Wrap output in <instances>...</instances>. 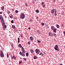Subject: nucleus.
<instances>
[{"mask_svg":"<svg viewBox=\"0 0 65 65\" xmlns=\"http://www.w3.org/2000/svg\"><path fill=\"white\" fill-rule=\"evenodd\" d=\"M25 14L23 13H22L20 15V18L22 19H23L25 18Z\"/></svg>","mask_w":65,"mask_h":65,"instance_id":"1","label":"nucleus"},{"mask_svg":"<svg viewBox=\"0 0 65 65\" xmlns=\"http://www.w3.org/2000/svg\"><path fill=\"white\" fill-rule=\"evenodd\" d=\"M0 55L1 57H4L3 53V51H0Z\"/></svg>","mask_w":65,"mask_h":65,"instance_id":"2","label":"nucleus"},{"mask_svg":"<svg viewBox=\"0 0 65 65\" xmlns=\"http://www.w3.org/2000/svg\"><path fill=\"white\" fill-rule=\"evenodd\" d=\"M54 48L56 51H59V50H58V46L57 45H55V47H54Z\"/></svg>","mask_w":65,"mask_h":65,"instance_id":"3","label":"nucleus"},{"mask_svg":"<svg viewBox=\"0 0 65 65\" xmlns=\"http://www.w3.org/2000/svg\"><path fill=\"white\" fill-rule=\"evenodd\" d=\"M19 54L21 56H23V57H25V54L23 53V52H20Z\"/></svg>","mask_w":65,"mask_h":65,"instance_id":"4","label":"nucleus"},{"mask_svg":"<svg viewBox=\"0 0 65 65\" xmlns=\"http://www.w3.org/2000/svg\"><path fill=\"white\" fill-rule=\"evenodd\" d=\"M35 52L37 54H38L40 53V50L39 49H37L35 50Z\"/></svg>","mask_w":65,"mask_h":65,"instance_id":"5","label":"nucleus"},{"mask_svg":"<svg viewBox=\"0 0 65 65\" xmlns=\"http://www.w3.org/2000/svg\"><path fill=\"white\" fill-rule=\"evenodd\" d=\"M22 50L23 53L25 54L26 53V51H25L24 48L23 47H22Z\"/></svg>","mask_w":65,"mask_h":65,"instance_id":"6","label":"nucleus"},{"mask_svg":"<svg viewBox=\"0 0 65 65\" xmlns=\"http://www.w3.org/2000/svg\"><path fill=\"white\" fill-rule=\"evenodd\" d=\"M54 35V34H52L51 32H50L49 33V36H52Z\"/></svg>","mask_w":65,"mask_h":65,"instance_id":"7","label":"nucleus"},{"mask_svg":"<svg viewBox=\"0 0 65 65\" xmlns=\"http://www.w3.org/2000/svg\"><path fill=\"white\" fill-rule=\"evenodd\" d=\"M30 39L31 41H33V40H34L33 37H32L30 36Z\"/></svg>","mask_w":65,"mask_h":65,"instance_id":"8","label":"nucleus"},{"mask_svg":"<svg viewBox=\"0 0 65 65\" xmlns=\"http://www.w3.org/2000/svg\"><path fill=\"white\" fill-rule=\"evenodd\" d=\"M2 25H5V22H4V20H2Z\"/></svg>","mask_w":65,"mask_h":65,"instance_id":"9","label":"nucleus"},{"mask_svg":"<svg viewBox=\"0 0 65 65\" xmlns=\"http://www.w3.org/2000/svg\"><path fill=\"white\" fill-rule=\"evenodd\" d=\"M0 19L2 20H4V19L2 15L0 16Z\"/></svg>","mask_w":65,"mask_h":65,"instance_id":"10","label":"nucleus"},{"mask_svg":"<svg viewBox=\"0 0 65 65\" xmlns=\"http://www.w3.org/2000/svg\"><path fill=\"white\" fill-rule=\"evenodd\" d=\"M11 58L12 59H16V57H15L14 55H13V56H12Z\"/></svg>","mask_w":65,"mask_h":65,"instance_id":"11","label":"nucleus"},{"mask_svg":"<svg viewBox=\"0 0 65 65\" xmlns=\"http://www.w3.org/2000/svg\"><path fill=\"white\" fill-rule=\"evenodd\" d=\"M56 25L57 28H60V26L58 24H56Z\"/></svg>","mask_w":65,"mask_h":65,"instance_id":"12","label":"nucleus"},{"mask_svg":"<svg viewBox=\"0 0 65 65\" xmlns=\"http://www.w3.org/2000/svg\"><path fill=\"white\" fill-rule=\"evenodd\" d=\"M6 27H7V26H6V25H4L3 26V28H6Z\"/></svg>","mask_w":65,"mask_h":65,"instance_id":"13","label":"nucleus"},{"mask_svg":"<svg viewBox=\"0 0 65 65\" xmlns=\"http://www.w3.org/2000/svg\"><path fill=\"white\" fill-rule=\"evenodd\" d=\"M19 46L20 47H21V48H22V45L21 44H19Z\"/></svg>","mask_w":65,"mask_h":65,"instance_id":"14","label":"nucleus"},{"mask_svg":"<svg viewBox=\"0 0 65 65\" xmlns=\"http://www.w3.org/2000/svg\"><path fill=\"white\" fill-rule=\"evenodd\" d=\"M56 29L55 28L53 30V31H54V32H55V33H56Z\"/></svg>","mask_w":65,"mask_h":65,"instance_id":"15","label":"nucleus"},{"mask_svg":"<svg viewBox=\"0 0 65 65\" xmlns=\"http://www.w3.org/2000/svg\"><path fill=\"white\" fill-rule=\"evenodd\" d=\"M26 57H28V56H29V53H28L27 52L26 53Z\"/></svg>","mask_w":65,"mask_h":65,"instance_id":"16","label":"nucleus"},{"mask_svg":"<svg viewBox=\"0 0 65 65\" xmlns=\"http://www.w3.org/2000/svg\"><path fill=\"white\" fill-rule=\"evenodd\" d=\"M51 29L52 30H53V29H54V27L53 26H51Z\"/></svg>","mask_w":65,"mask_h":65,"instance_id":"17","label":"nucleus"},{"mask_svg":"<svg viewBox=\"0 0 65 65\" xmlns=\"http://www.w3.org/2000/svg\"><path fill=\"white\" fill-rule=\"evenodd\" d=\"M18 43H19L20 42V38H18Z\"/></svg>","mask_w":65,"mask_h":65,"instance_id":"18","label":"nucleus"},{"mask_svg":"<svg viewBox=\"0 0 65 65\" xmlns=\"http://www.w3.org/2000/svg\"><path fill=\"white\" fill-rule=\"evenodd\" d=\"M36 12H37V13H39V11L38 10H36Z\"/></svg>","mask_w":65,"mask_h":65,"instance_id":"19","label":"nucleus"},{"mask_svg":"<svg viewBox=\"0 0 65 65\" xmlns=\"http://www.w3.org/2000/svg\"><path fill=\"white\" fill-rule=\"evenodd\" d=\"M12 28H13V29H14V28H15V26H14V25H12Z\"/></svg>","mask_w":65,"mask_h":65,"instance_id":"20","label":"nucleus"},{"mask_svg":"<svg viewBox=\"0 0 65 65\" xmlns=\"http://www.w3.org/2000/svg\"><path fill=\"white\" fill-rule=\"evenodd\" d=\"M1 9L2 10H3L4 9V6H2V7Z\"/></svg>","mask_w":65,"mask_h":65,"instance_id":"21","label":"nucleus"},{"mask_svg":"<svg viewBox=\"0 0 65 65\" xmlns=\"http://www.w3.org/2000/svg\"><path fill=\"white\" fill-rule=\"evenodd\" d=\"M51 13H54V10H51Z\"/></svg>","mask_w":65,"mask_h":65,"instance_id":"22","label":"nucleus"},{"mask_svg":"<svg viewBox=\"0 0 65 65\" xmlns=\"http://www.w3.org/2000/svg\"><path fill=\"white\" fill-rule=\"evenodd\" d=\"M39 55H41V56H42L43 55V53L41 52H40V54Z\"/></svg>","mask_w":65,"mask_h":65,"instance_id":"23","label":"nucleus"},{"mask_svg":"<svg viewBox=\"0 0 65 65\" xmlns=\"http://www.w3.org/2000/svg\"><path fill=\"white\" fill-rule=\"evenodd\" d=\"M34 59H37V57L35 56L34 57Z\"/></svg>","mask_w":65,"mask_h":65,"instance_id":"24","label":"nucleus"},{"mask_svg":"<svg viewBox=\"0 0 65 65\" xmlns=\"http://www.w3.org/2000/svg\"><path fill=\"white\" fill-rule=\"evenodd\" d=\"M42 26H44V23H41Z\"/></svg>","mask_w":65,"mask_h":65,"instance_id":"25","label":"nucleus"},{"mask_svg":"<svg viewBox=\"0 0 65 65\" xmlns=\"http://www.w3.org/2000/svg\"><path fill=\"white\" fill-rule=\"evenodd\" d=\"M15 12H16V13H18L19 12V11H18L17 10H16L15 11Z\"/></svg>","mask_w":65,"mask_h":65,"instance_id":"26","label":"nucleus"},{"mask_svg":"<svg viewBox=\"0 0 65 65\" xmlns=\"http://www.w3.org/2000/svg\"><path fill=\"white\" fill-rule=\"evenodd\" d=\"M54 11H55V13H57V10H56L55 9H54Z\"/></svg>","mask_w":65,"mask_h":65,"instance_id":"27","label":"nucleus"},{"mask_svg":"<svg viewBox=\"0 0 65 65\" xmlns=\"http://www.w3.org/2000/svg\"><path fill=\"white\" fill-rule=\"evenodd\" d=\"M37 33L38 34H40V33L39 32V31H37Z\"/></svg>","mask_w":65,"mask_h":65,"instance_id":"28","label":"nucleus"},{"mask_svg":"<svg viewBox=\"0 0 65 65\" xmlns=\"http://www.w3.org/2000/svg\"><path fill=\"white\" fill-rule=\"evenodd\" d=\"M30 52H31V53H33V51L32 50H31Z\"/></svg>","mask_w":65,"mask_h":65,"instance_id":"29","label":"nucleus"},{"mask_svg":"<svg viewBox=\"0 0 65 65\" xmlns=\"http://www.w3.org/2000/svg\"><path fill=\"white\" fill-rule=\"evenodd\" d=\"M7 58H8V57H9V55H8V53H7Z\"/></svg>","mask_w":65,"mask_h":65,"instance_id":"30","label":"nucleus"},{"mask_svg":"<svg viewBox=\"0 0 65 65\" xmlns=\"http://www.w3.org/2000/svg\"><path fill=\"white\" fill-rule=\"evenodd\" d=\"M19 63L21 64H22V61H20L19 62Z\"/></svg>","mask_w":65,"mask_h":65,"instance_id":"31","label":"nucleus"},{"mask_svg":"<svg viewBox=\"0 0 65 65\" xmlns=\"http://www.w3.org/2000/svg\"><path fill=\"white\" fill-rule=\"evenodd\" d=\"M10 18H13V16L11 15L10 17Z\"/></svg>","mask_w":65,"mask_h":65,"instance_id":"32","label":"nucleus"},{"mask_svg":"<svg viewBox=\"0 0 65 65\" xmlns=\"http://www.w3.org/2000/svg\"><path fill=\"white\" fill-rule=\"evenodd\" d=\"M55 13L54 14V15L55 16H56L57 15V13Z\"/></svg>","mask_w":65,"mask_h":65,"instance_id":"33","label":"nucleus"},{"mask_svg":"<svg viewBox=\"0 0 65 65\" xmlns=\"http://www.w3.org/2000/svg\"><path fill=\"white\" fill-rule=\"evenodd\" d=\"M11 23H13V20H12L11 21Z\"/></svg>","mask_w":65,"mask_h":65,"instance_id":"34","label":"nucleus"},{"mask_svg":"<svg viewBox=\"0 0 65 65\" xmlns=\"http://www.w3.org/2000/svg\"><path fill=\"white\" fill-rule=\"evenodd\" d=\"M54 35L55 36V37H56V34H54Z\"/></svg>","mask_w":65,"mask_h":65,"instance_id":"35","label":"nucleus"},{"mask_svg":"<svg viewBox=\"0 0 65 65\" xmlns=\"http://www.w3.org/2000/svg\"><path fill=\"white\" fill-rule=\"evenodd\" d=\"M21 37H23V34H21Z\"/></svg>","mask_w":65,"mask_h":65,"instance_id":"36","label":"nucleus"},{"mask_svg":"<svg viewBox=\"0 0 65 65\" xmlns=\"http://www.w3.org/2000/svg\"><path fill=\"white\" fill-rule=\"evenodd\" d=\"M38 42H39V43H40L41 42V41H38Z\"/></svg>","mask_w":65,"mask_h":65,"instance_id":"37","label":"nucleus"},{"mask_svg":"<svg viewBox=\"0 0 65 65\" xmlns=\"http://www.w3.org/2000/svg\"><path fill=\"white\" fill-rule=\"evenodd\" d=\"M63 33L64 34V36H65V31H64L63 32Z\"/></svg>","mask_w":65,"mask_h":65,"instance_id":"38","label":"nucleus"},{"mask_svg":"<svg viewBox=\"0 0 65 65\" xmlns=\"http://www.w3.org/2000/svg\"><path fill=\"white\" fill-rule=\"evenodd\" d=\"M25 5H26V6H28V5L26 3H25Z\"/></svg>","mask_w":65,"mask_h":65,"instance_id":"39","label":"nucleus"},{"mask_svg":"<svg viewBox=\"0 0 65 65\" xmlns=\"http://www.w3.org/2000/svg\"><path fill=\"white\" fill-rule=\"evenodd\" d=\"M9 12H10L9 11H8L7 12V13H8V14H9Z\"/></svg>","mask_w":65,"mask_h":65,"instance_id":"40","label":"nucleus"},{"mask_svg":"<svg viewBox=\"0 0 65 65\" xmlns=\"http://www.w3.org/2000/svg\"><path fill=\"white\" fill-rule=\"evenodd\" d=\"M43 7H45V5L44 4V5H43Z\"/></svg>","mask_w":65,"mask_h":65,"instance_id":"41","label":"nucleus"},{"mask_svg":"<svg viewBox=\"0 0 65 65\" xmlns=\"http://www.w3.org/2000/svg\"><path fill=\"white\" fill-rule=\"evenodd\" d=\"M44 4V3L43 2H42V5H43V4Z\"/></svg>","mask_w":65,"mask_h":65,"instance_id":"42","label":"nucleus"},{"mask_svg":"<svg viewBox=\"0 0 65 65\" xmlns=\"http://www.w3.org/2000/svg\"><path fill=\"white\" fill-rule=\"evenodd\" d=\"M28 44H30V42H28Z\"/></svg>","mask_w":65,"mask_h":65,"instance_id":"43","label":"nucleus"},{"mask_svg":"<svg viewBox=\"0 0 65 65\" xmlns=\"http://www.w3.org/2000/svg\"><path fill=\"white\" fill-rule=\"evenodd\" d=\"M23 60H27V59L25 58H24Z\"/></svg>","mask_w":65,"mask_h":65,"instance_id":"44","label":"nucleus"},{"mask_svg":"<svg viewBox=\"0 0 65 65\" xmlns=\"http://www.w3.org/2000/svg\"><path fill=\"white\" fill-rule=\"evenodd\" d=\"M28 29L29 30H30V29H31V28L30 27H29L28 28Z\"/></svg>","mask_w":65,"mask_h":65,"instance_id":"45","label":"nucleus"},{"mask_svg":"<svg viewBox=\"0 0 65 65\" xmlns=\"http://www.w3.org/2000/svg\"><path fill=\"white\" fill-rule=\"evenodd\" d=\"M2 12H0V14H2Z\"/></svg>","mask_w":65,"mask_h":65,"instance_id":"46","label":"nucleus"},{"mask_svg":"<svg viewBox=\"0 0 65 65\" xmlns=\"http://www.w3.org/2000/svg\"><path fill=\"white\" fill-rule=\"evenodd\" d=\"M44 54H45V55H46V53H45L44 52Z\"/></svg>","mask_w":65,"mask_h":65,"instance_id":"47","label":"nucleus"},{"mask_svg":"<svg viewBox=\"0 0 65 65\" xmlns=\"http://www.w3.org/2000/svg\"><path fill=\"white\" fill-rule=\"evenodd\" d=\"M12 11H14V9H12Z\"/></svg>","mask_w":65,"mask_h":65,"instance_id":"48","label":"nucleus"},{"mask_svg":"<svg viewBox=\"0 0 65 65\" xmlns=\"http://www.w3.org/2000/svg\"><path fill=\"white\" fill-rule=\"evenodd\" d=\"M3 28L4 29V30H5V28Z\"/></svg>","mask_w":65,"mask_h":65,"instance_id":"49","label":"nucleus"},{"mask_svg":"<svg viewBox=\"0 0 65 65\" xmlns=\"http://www.w3.org/2000/svg\"><path fill=\"white\" fill-rule=\"evenodd\" d=\"M5 18H6V16H5Z\"/></svg>","mask_w":65,"mask_h":65,"instance_id":"50","label":"nucleus"},{"mask_svg":"<svg viewBox=\"0 0 65 65\" xmlns=\"http://www.w3.org/2000/svg\"><path fill=\"white\" fill-rule=\"evenodd\" d=\"M30 21H31V20H30Z\"/></svg>","mask_w":65,"mask_h":65,"instance_id":"51","label":"nucleus"}]
</instances>
